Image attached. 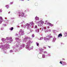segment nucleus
<instances>
[{
	"instance_id": "393cba45",
	"label": "nucleus",
	"mask_w": 67,
	"mask_h": 67,
	"mask_svg": "<svg viewBox=\"0 0 67 67\" xmlns=\"http://www.w3.org/2000/svg\"><path fill=\"white\" fill-rule=\"evenodd\" d=\"M23 22H22V23H23V22H24V21H23Z\"/></svg>"
},
{
	"instance_id": "c85d7f7f",
	"label": "nucleus",
	"mask_w": 67,
	"mask_h": 67,
	"mask_svg": "<svg viewBox=\"0 0 67 67\" xmlns=\"http://www.w3.org/2000/svg\"><path fill=\"white\" fill-rule=\"evenodd\" d=\"M19 13V14H20V13Z\"/></svg>"
},
{
	"instance_id": "4be33fe9",
	"label": "nucleus",
	"mask_w": 67,
	"mask_h": 67,
	"mask_svg": "<svg viewBox=\"0 0 67 67\" xmlns=\"http://www.w3.org/2000/svg\"><path fill=\"white\" fill-rule=\"evenodd\" d=\"M19 16H21V15H19Z\"/></svg>"
},
{
	"instance_id": "aec40b11",
	"label": "nucleus",
	"mask_w": 67,
	"mask_h": 67,
	"mask_svg": "<svg viewBox=\"0 0 67 67\" xmlns=\"http://www.w3.org/2000/svg\"><path fill=\"white\" fill-rule=\"evenodd\" d=\"M44 49H46V48L45 47H44Z\"/></svg>"
},
{
	"instance_id": "6ab92c4d",
	"label": "nucleus",
	"mask_w": 67,
	"mask_h": 67,
	"mask_svg": "<svg viewBox=\"0 0 67 67\" xmlns=\"http://www.w3.org/2000/svg\"><path fill=\"white\" fill-rule=\"evenodd\" d=\"M46 39H47V40H49V39L48 38H47Z\"/></svg>"
},
{
	"instance_id": "cd10ccee",
	"label": "nucleus",
	"mask_w": 67,
	"mask_h": 67,
	"mask_svg": "<svg viewBox=\"0 0 67 67\" xmlns=\"http://www.w3.org/2000/svg\"><path fill=\"white\" fill-rule=\"evenodd\" d=\"M49 67H53V66H50Z\"/></svg>"
},
{
	"instance_id": "1a4fd4ad",
	"label": "nucleus",
	"mask_w": 67,
	"mask_h": 67,
	"mask_svg": "<svg viewBox=\"0 0 67 67\" xmlns=\"http://www.w3.org/2000/svg\"><path fill=\"white\" fill-rule=\"evenodd\" d=\"M36 20H38L39 18H38V17H36Z\"/></svg>"
},
{
	"instance_id": "9b49d317",
	"label": "nucleus",
	"mask_w": 67,
	"mask_h": 67,
	"mask_svg": "<svg viewBox=\"0 0 67 67\" xmlns=\"http://www.w3.org/2000/svg\"><path fill=\"white\" fill-rule=\"evenodd\" d=\"M26 26H29V24L27 23L26 24Z\"/></svg>"
},
{
	"instance_id": "a211bd4d",
	"label": "nucleus",
	"mask_w": 67,
	"mask_h": 67,
	"mask_svg": "<svg viewBox=\"0 0 67 67\" xmlns=\"http://www.w3.org/2000/svg\"><path fill=\"white\" fill-rule=\"evenodd\" d=\"M35 28H36H36H37V26L36 25L35 27Z\"/></svg>"
},
{
	"instance_id": "7ed1b4c3",
	"label": "nucleus",
	"mask_w": 67,
	"mask_h": 67,
	"mask_svg": "<svg viewBox=\"0 0 67 67\" xmlns=\"http://www.w3.org/2000/svg\"><path fill=\"white\" fill-rule=\"evenodd\" d=\"M21 15V16H24V13H22Z\"/></svg>"
},
{
	"instance_id": "f257e3e1",
	"label": "nucleus",
	"mask_w": 67,
	"mask_h": 67,
	"mask_svg": "<svg viewBox=\"0 0 67 67\" xmlns=\"http://www.w3.org/2000/svg\"><path fill=\"white\" fill-rule=\"evenodd\" d=\"M6 38L7 40H12V38L11 37H10L9 38V37H7Z\"/></svg>"
},
{
	"instance_id": "5701e85b",
	"label": "nucleus",
	"mask_w": 67,
	"mask_h": 67,
	"mask_svg": "<svg viewBox=\"0 0 67 67\" xmlns=\"http://www.w3.org/2000/svg\"><path fill=\"white\" fill-rule=\"evenodd\" d=\"M11 4H13V2H11Z\"/></svg>"
},
{
	"instance_id": "f3484780",
	"label": "nucleus",
	"mask_w": 67,
	"mask_h": 67,
	"mask_svg": "<svg viewBox=\"0 0 67 67\" xmlns=\"http://www.w3.org/2000/svg\"><path fill=\"white\" fill-rule=\"evenodd\" d=\"M2 11V10L1 9L0 10V12H1Z\"/></svg>"
},
{
	"instance_id": "f8f14e48",
	"label": "nucleus",
	"mask_w": 67,
	"mask_h": 67,
	"mask_svg": "<svg viewBox=\"0 0 67 67\" xmlns=\"http://www.w3.org/2000/svg\"><path fill=\"white\" fill-rule=\"evenodd\" d=\"M37 46H38V45H39V44H38V43L37 42Z\"/></svg>"
},
{
	"instance_id": "0eeeda50",
	"label": "nucleus",
	"mask_w": 67,
	"mask_h": 67,
	"mask_svg": "<svg viewBox=\"0 0 67 67\" xmlns=\"http://www.w3.org/2000/svg\"><path fill=\"white\" fill-rule=\"evenodd\" d=\"M35 5L36 6H37L38 5V3H36L35 4Z\"/></svg>"
},
{
	"instance_id": "bb28decb",
	"label": "nucleus",
	"mask_w": 67,
	"mask_h": 67,
	"mask_svg": "<svg viewBox=\"0 0 67 67\" xmlns=\"http://www.w3.org/2000/svg\"><path fill=\"white\" fill-rule=\"evenodd\" d=\"M63 59V60H65V59Z\"/></svg>"
},
{
	"instance_id": "423d86ee",
	"label": "nucleus",
	"mask_w": 67,
	"mask_h": 67,
	"mask_svg": "<svg viewBox=\"0 0 67 67\" xmlns=\"http://www.w3.org/2000/svg\"><path fill=\"white\" fill-rule=\"evenodd\" d=\"M63 63V65H67L66 62H64Z\"/></svg>"
},
{
	"instance_id": "9d476101",
	"label": "nucleus",
	"mask_w": 67,
	"mask_h": 67,
	"mask_svg": "<svg viewBox=\"0 0 67 67\" xmlns=\"http://www.w3.org/2000/svg\"><path fill=\"white\" fill-rule=\"evenodd\" d=\"M48 24L49 25H50V26H51V24H51V23H48Z\"/></svg>"
},
{
	"instance_id": "ddd939ff",
	"label": "nucleus",
	"mask_w": 67,
	"mask_h": 67,
	"mask_svg": "<svg viewBox=\"0 0 67 67\" xmlns=\"http://www.w3.org/2000/svg\"><path fill=\"white\" fill-rule=\"evenodd\" d=\"M38 26H41V24H38Z\"/></svg>"
},
{
	"instance_id": "b1692460",
	"label": "nucleus",
	"mask_w": 67,
	"mask_h": 67,
	"mask_svg": "<svg viewBox=\"0 0 67 67\" xmlns=\"http://www.w3.org/2000/svg\"><path fill=\"white\" fill-rule=\"evenodd\" d=\"M0 19H2V18L0 17Z\"/></svg>"
},
{
	"instance_id": "412c9836",
	"label": "nucleus",
	"mask_w": 67,
	"mask_h": 67,
	"mask_svg": "<svg viewBox=\"0 0 67 67\" xmlns=\"http://www.w3.org/2000/svg\"><path fill=\"white\" fill-rule=\"evenodd\" d=\"M48 47H49V48H51V47H50V46H48Z\"/></svg>"
},
{
	"instance_id": "c756f323",
	"label": "nucleus",
	"mask_w": 67,
	"mask_h": 67,
	"mask_svg": "<svg viewBox=\"0 0 67 67\" xmlns=\"http://www.w3.org/2000/svg\"><path fill=\"white\" fill-rule=\"evenodd\" d=\"M28 0V1H29V0Z\"/></svg>"
},
{
	"instance_id": "6e6552de",
	"label": "nucleus",
	"mask_w": 67,
	"mask_h": 67,
	"mask_svg": "<svg viewBox=\"0 0 67 67\" xmlns=\"http://www.w3.org/2000/svg\"><path fill=\"white\" fill-rule=\"evenodd\" d=\"M11 31H12L13 30V27H12L10 28Z\"/></svg>"
},
{
	"instance_id": "39448f33",
	"label": "nucleus",
	"mask_w": 67,
	"mask_h": 67,
	"mask_svg": "<svg viewBox=\"0 0 67 67\" xmlns=\"http://www.w3.org/2000/svg\"><path fill=\"white\" fill-rule=\"evenodd\" d=\"M40 22H41V24H42L44 23V21H42V20L40 21Z\"/></svg>"
},
{
	"instance_id": "7c9ffc66",
	"label": "nucleus",
	"mask_w": 67,
	"mask_h": 67,
	"mask_svg": "<svg viewBox=\"0 0 67 67\" xmlns=\"http://www.w3.org/2000/svg\"><path fill=\"white\" fill-rule=\"evenodd\" d=\"M21 0L22 1V0Z\"/></svg>"
},
{
	"instance_id": "4468645a",
	"label": "nucleus",
	"mask_w": 67,
	"mask_h": 67,
	"mask_svg": "<svg viewBox=\"0 0 67 67\" xmlns=\"http://www.w3.org/2000/svg\"><path fill=\"white\" fill-rule=\"evenodd\" d=\"M32 37H34V35H32Z\"/></svg>"
},
{
	"instance_id": "f03ea898",
	"label": "nucleus",
	"mask_w": 67,
	"mask_h": 67,
	"mask_svg": "<svg viewBox=\"0 0 67 67\" xmlns=\"http://www.w3.org/2000/svg\"><path fill=\"white\" fill-rule=\"evenodd\" d=\"M60 36H61L62 37V34H59L58 37H60Z\"/></svg>"
},
{
	"instance_id": "a878e982",
	"label": "nucleus",
	"mask_w": 67,
	"mask_h": 67,
	"mask_svg": "<svg viewBox=\"0 0 67 67\" xmlns=\"http://www.w3.org/2000/svg\"><path fill=\"white\" fill-rule=\"evenodd\" d=\"M4 40H5V39H4Z\"/></svg>"
},
{
	"instance_id": "20e7f679",
	"label": "nucleus",
	"mask_w": 67,
	"mask_h": 67,
	"mask_svg": "<svg viewBox=\"0 0 67 67\" xmlns=\"http://www.w3.org/2000/svg\"><path fill=\"white\" fill-rule=\"evenodd\" d=\"M5 7H7V9L9 8V5H6Z\"/></svg>"
},
{
	"instance_id": "dca6fc26",
	"label": "nucleus",
	"mask_w": 67,
	"mask_h": 67,
	"mask_svg": "<svg viewBox=\"0 0 67 67\" xmlns=\"http://www.w3.org/2000/svg\"><path fill=\"white\" fill-rule=\"evenodd\" d=\"M53 25H54V24H51V26H53Z\"/></svg>"
},
{
	"instance_id": "2eb2a0df",
	"label": "nucleus",
	"mask_w": 67,
	"mask_h": 67,
	"mask_svg": "<svg viewBox=\"0 0 67 67\" xmlns=\"http://www.w3.org/2000/svg\"><path fill=\"white\" fill-rule=\"evenodd\" d=\"M60 64H63V63H62V62L61 61H60Z\"/></svg>"
}]
</instances>
